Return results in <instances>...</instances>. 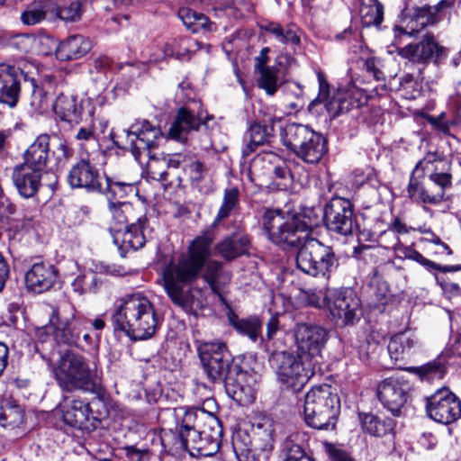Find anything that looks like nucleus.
Instances as JSON below:
<instances>
[{
  "mask_svg": "<svg viewBox=\"0 0 461 461\" xmlns=\"http://www.w3.org/2000/svg\"><path fill=\"white\" fill-rule=\"evenodd\" d=\"M263 225L269 240L283 248H298L296 267L303 273L330 279L339 266L333 249L314 238H309L311 227L296 215H285L280 210H267Z\"/></svg>",
  "mask_w": 461,
  "mask_h": 461,
  "instance_id": "nucleus-1",
  "label": "nucleus"
},
{
  "mask_svg": "<svg viewBox=\"0 0 461 461\" xmlns=\"http://www.w3.org/2000/svg\"><path fill=\"white\" fill-rule=\"evenodd\" d=\"M212 240L197 237L185 254L170 261L163 270V286L171 302L189 314H196L207 304L205 290L194 283L201 276L205 259L211 256Z\"/></svg>",
  "mask_w": 461,
  "mask_h": 461,
  "instance_id": "nucleus-2",
  "label": "nucleus"
},
{
  "mask_svg": "<svg viewBox=\"0 0 461 461\" xmlns=\"http://www.w3.org/2000/svg\"><path fill=\"white\" fill-rule=\"evenodd\" d=\"M212 240L197 237L185 254L170 261L163 270V286L171 302L189 314H196L207 304L205 290L194 283L201 276L205 259L211 256Z\"/></svg>",
  "mask_w": 461,
  "mask_h": 461,
  "instance_id": "nucleus-3",
  "label": "nucleus"
},
{
  "mask_svg": "<svg viewBox=\"0 0 461 461\" xmlns=\"http://www.w3.org/2000/svg\"><path fill=\"white\" fill-rule=\"evenodd\" d=\"M153 303L142 294L123 296L117 306V329L134 340L151 338L158 329Z\"/></svg>",
  "mask_w": 461,
  "mask_h": 461,
  "instance_id": "nucleus-4",
  "label": "nucleus"
},
{
  "mask_svg": "<svg viewBox=\"0 0 461 461\" xmlns=\"http://www.w3.org/2000/svg\"><path fill=\"white\" fill-rule=\"evenodd\" d=\"M340 411V399L335 387L322 384L305 394L303 414L306 424L317 429H334Z\"/></svg>",
  "mask_w": 461,
  "mask_h": 461,
  "instance_id": "nucleus-5",
  "label": "nucleus"
},
{
  "mask_svg": "<svg viewBox=\"0 0 461 461\" xmlns=\"http://www.w3.org/2000/svg\"><path fill=\"white\" fill-rule=\"evenodd\" d=\"M52 374L62 391L98 393L89 365L81 354L68 349L52 365Z\"/></svg>",
  "mask_w": 461,
  "mask_h": 461,
  "instance_id": "nucleus-6",
  "label": "nucleus"
},
{
  "mask_svg": "<svg viewBox=\"0 0 461 461\" xmlns=\"http://www.w3.org/2000/svg\"><path fill=\"white\" fill-rule=\"evenodd\" d=\"M284 144L307 164H318L328 152L326 139L310 127L288 123L282 134Z\"/></svg>",
  "mask_w": 461,
  "mask_h": 461,
  "instance_id": "nucleus-7",
  "label": "nucleus"
},
{
  "mask_svg": "<svg viewBox=\"0 0 461 461\" xmlns=\"http://www.w3.org/2000/svg\"><path fill=\"white\" fill-rule=\"evenodd\" d=\"M50 323L52 337L58 345L79 347L81 333L91 324V321L66 301L52 311Z\"/></svg>",
  "mask_w": 461,
  "mask_h": 461,
  "instance_id": "nucleus-8",
  "label": "nucleus"
},
{
  "mask_svg": "<svg viewBox=\"0 0 461 461\" xmlns=\"http://www.w3.org/2000/svg\"><path fill=\"white\" fill-rule=\"evenodd\" d=\"M269 361L278 381L294 392L300 391L315 373V364L303 356L281 351L274 353Z\"/></svg>",
  "mask_w": 461,
  "mask_h": 461,
  "instance_id": "nucleus-9",
  "label": "nucleus"
},
{
  "mask_svg": "<svg viewBox=\"0 0 461 461\" xmlns=\"http://www.w3.org/2000/svg\"><path fill=\"white\" fill-rule=\"evenodd\" d=\"M274 422L262 417L252 426V436L238 434L232 440L233 450L239 461H254L258 451H267L273 447Z\"/></svg>",
  "mask_w": 461,
  "mask_h": 461,
  "instance_id": "nucleus-10",
  "label": "nucleus"
},
{
  "mask_svg": "<svg viewBox=\"0 0 461 461\" xmlns=\"http://www.w3.org/2000/svg\"><path fill=\"white\" fill-rule=\"evenodd\" d=\"M203 373L212 383L221 384L235 366L231 354L223 342H204L198 347Z\"/></svg>",
  "mask_w": 461,
  "mask_h": 461,
  "instance_id": "nucleus-11",
  "label": "nucleus"
},
{
  "mask_svg": "<svg viewBox=\"0 0 461 461\" xmlns=\"http://www.w3.org/2000/svg\"><path fill=\"white\" fill-rule=\"evenodd\" d=\"M68 182L72 188H85L87 191H98L100 193H110L107 197L110 210L115 209L113 202V185L115 182L112 177L105 176L104 184L99 181V173L89 160L82 158L77 161L69 170Z\"/></svg>",
  "mask_w": 461,
  "mask_h": 461,
  "instance_id": "nucleus-12",
  "label": "nucleus"
},
{
  "mask_svg": "<svg viewBox=\"0 0 461 461\" xmlns=\"http://www.w3.org/2000/svg\"><path fill=\"white\" fill-rule=\"evenodd\" d=\"M324 221L327 229L334 233L348 236L357 229L353 204L342 197H333L324 209Z\"/></svg>",
  "mask_w": 461,
  "mask_h": 461,
  "instance_id": "nucleus-13",
  "label": "nucleus"
},
{
  "mask_svg": "<svg viewBox=\"0 0 461 461\" xmlns=\"http://www.w3.org/2000/svg\"><path fill=\"white\" fill-rule=\"evenodd\" d=\"M428 416L442 424H450L461 416V401L448 388L443 387L426 398Z\"/></svg>",
  "mask_w": 461,
  "mask_h": 461,
  "instance_id": "nucleus-14",
  "label": "nucleus"
},
{
  "mask_svg": "<svg viewBox=\"0 0 461 461\" xmlns=\"http://www.w3.org/2000/svg\"><path fill=\"white\" fill-rule=\"evenodd\" d=\"M32 62L20 61L18 66L0 65V104L14 108L19 101L22 85Z\"/></svg>",
  "mask_w": 461,
  "mask_h": 461,
  "instance_id": "nucleus-15",
  "label": "nucleus"
},
{
  "mask_svg": "<svg viewBox=\"0 0 461 461\" xmlns=\"http://www.w3.org/2000/svg\"><path fill=\"white\" fill-rule=\"evenodd\" d=\"M411 386L405 379L390 376L377 384L376 395L384 408L398 416L408 401Z\"/></svg>",
  "mask_w": 461,
  "mask_h": 461,
  "instance_id": "nucleus-16",
  "label": "nucleus"
},
{
  "mask_svg": "<svg viewBox=\"0 0 461 461\" xmlns=\"http://www.w3.org/2000/svg\"><path fill=\"white\" fill-rule=\"evenodd\" d=\"M124 133L129 142L128 149L136 160H140L142 153L149 156L150 149L157 146L158 140L162 137L160 129L151 125L148 121L133 123L130 129L124 131Z\"/></svg>",
  "mask_w": 461,
  "mask_h": 461,
  "instance_id": "nucleus-17",
  "label": "nucleus"
},
{
  "mask_svg": "<svg viewBox=\"0 0 461 461\" xmlns=\"http://www.w3.org/2000/svg\"><path fill=\"white\" fill-rule=\"evenodd\" d=\"M397 53L402 59L411 63L427 65L430 61L438 64L447 57V50L438 45L432 34H425L418 43H410L397 49Z\"/></svg>",
  "mask_w": 461,
  "mask_h": 461,
  "instance_id": "nucleus-18",
  "label": "nucleus"
},
{
  "mask_svg": "<svg viewBox=\"0 0 461 461\" xmlns=\"http://www.w3.org/2000/svg\"><path fill=\"white\" fill-rule=\"evenodd\" d=\"M63 421L80 430H90L96 428L99 420L94 416L90 403L74 396L65 397L59 404Z\"/></svg>",
  "mask_w": 461,
  "mask_h": 461,
  "instance_id": "nucleus-19",
  "label": "nucleus"
},
{
  "mask_svg": "<svg viewBox=\"0 0 461 461\" xmlns=\"http://www.w3.org/2000/svg\"><path fill=\"white\" fill-rule=\"evenodd\" d=\"M294 339L301 356L312 361L327 342L328 331L319 325L298 323L294 328Z\"/></svg>",
  "mask_w": 461,
  "mask_h": 461,
  "instance_id": "nucleus-20",
  "label": "nucleus"
},
{
  "mask_svg": "<svg viewBox=\"0 0 461 461\" xmlns=\"http://www.w3.org/2000/svg\"><path fill=\"white\" fill-rule=\"evenodd\" d=\"M330 314L344 324H353L360 317V300L351 290H336L327 295Z\"/></svg>",
  "mask_w": 461,
  "mask_h": 461,
  "instance_id": "nucleus-21",
  "label": "nucleus"
},
{
  "mask_svg": "<svg viewBox=\"0 0 461 461\" xmlns=\"http://www.w3.org/2000/svg\"><path fill=\"white\" fill-rule=\"evenodd\" d=\"M227 393L240 404L255 400L256 377L235 364L223 382Z\"/></svg>",
  "mask_w": 461,
  "mask_h": 461,
  "instance_id": "nucleus-22",
  "label": "nucleus"
},
{
  "mask_svg": "<svg viewBox=\"0 0 461 461\" xmlns=\"http://www.w3.org/2000/svg\"><path fill=\"white\" fill-rule=\"evenodd\" d=\"M176 420L175 429L178 431L179 447L185 450H195L202 431L196 426V411L184 407L168 411Z\"/></svg>",
  "mask_w": 461,
  "mask_h": 461,
  "instance_id": "nucleus-23",
  "label": "nucleus"
},
{
  "mask_svg": "<svg viewBox=\"0 0 461 461\" xmlns=\"http://www.w3.org/2000/svg\"><path fill=\"white\" fill-rule=\"evenodd\" d=\"M38 75V69L34 64L30 65V69L25 75V86H28L32 92L31 106L38 113H44L52 108V96L51 92L52 82L46 80L42 86H39L35 76Z\"/></svg>",
  "mask_w": 461,
  "mask_h": 461,
  "instance_id": "nucleus-24",
  "label": "nucleus"
},
{
  "mask_svg": "<svg viewBox=\"0 0 461 461\" xmlns=\"http://www.w3.org/2000/svg\"><path fill=\"white\" fill-rule=\"evenodd\" d=\"M59 270L50 262H36L25 274V284L29 290L41 294L50 290L56 283Z\"/></svg>",
  "mask_w": 461,
  "mask_h": 461,
  "instance_id": "nucleus-25",
  "label": "nucleus"
},
{
  "mask_svg": "<svg viewBox=\"0 0 461 461\" xmlns=\"http://www.w3.org/2000/svg\"><path fill=\"white\" fill-rule=\"evenodd\" d=\"M43 172L22 163L16 165L12 173L13 183L23 198H32L39 191Z\"/></svg>",
  "mask_w": 461,
  "mask_h": 461,
  "instance_id": "nucleus-26",
  "label": "nucleus"
},
{
  "mask_svg": "<svg viewBox=\"0 0 461 461\" xmlns=\"http://www.w3.org/2000/svg\"><path fill=\"white\" fill-rule=\"evenodd\" d=\"M22 164L42 172L50 167V164H51L50 139L48 133L37 136L34 141L26 149Z\"/></svg>",
  "mask_w": 461,
  "mask_h": 461,
  "instance_id": "nucleus-27",
  "label": "nucleus"
},
{
  "mask_svg": "<svg viewBox=\"0 0 461 461\" xmlns=\"http://www.w3.org/2000/svg\"><path fill=\"white\" fill-rule=\"evenodd\" d=\"M203 124L204 122L201 117L195 115L191 110L181 107L177 110L169 128L168 137L180 142H185L188 135L193 131H197Z\"/></svg>",
  "mask_w": 461,
  "mask_h": 461,
  "instance_id": "nucleus-28",
  "label": "nucleus"
},
{
  "mask_svg": "<svg viewBox=\"0 0 461 461\" xmlns=\"http://www.w3.org/2000/svg\"><path fill=\"white\" fill-rule=\"evenodd\" d=\"M418 338L410 331L398 332L390 338L387 349L395 363L410 358L419 348Z\"/></svg>",
  "mask_w": 461,
  "mask_h": 461,
  "instance_id": "nucleus-29",
  "label": "nucleus"
},
{
  "mask_svg": "<svg viewBox=\"0 0 461 461\" xmlns=\"http://www.w3.org/2000/svg\"><path fill=\"white\" fill-rule=\"evenodd\" d=\"M52 110L62 122L77 124L82 119V102L74 95L59 94L53 102Z\"/></svg>",
  "mask_w": 461,
  "mask_h": 461,
  "instance_id": "nucleus-30",
  "label": "nucleus"
},
{
  "mask_svg": "<svg viewBox=\"0 0 461 461\" xmlns=\"http://www.w3.org/2000/svg\"><path fill=\"white\" fill-rule=\"evenodd\" d=\"M119 203H117V206ZM120 205L124 206L126 209H131V204L127 203H120ZM124 212L119 210L117 207V226L123 225L122 233V246L125 248H131L137 250L142 248L145 244V237L142 233V226L140 221L138 223L128 224V220L124 215H122ZM122 230V228L117 227V233Z\"/></svg>",
  "mask_w": 461,
  "mask_h": 461,
  "instance_id": "nucleus-31",
  "label": "nucleus"
},
{
  "mask_svg": "<svg viewBox=\"0 0 461 461\" xmlns=\"http://www.w3.org/2000/svg\"><path fill=\"white\" fill-rule=\"evenodd\" d=\"M91 48V41L80 34L69 36L58 46H54L57 58L62 61L77 59L86 55Z\"/></svg>",
  "mask_w": 461,
  "mask_h": 461,
  "instance_id": "nucleus-32",
  "label": "nucleus"
},
{
  "mask_svg": "<svg viewBox=\"0 0 461 461\" xmlns=\"http://www.w3.org/2000/svg\"><path fill=\"white\" fill-rule=\"evenodd\" d=\"M53 0H33L21 14V22L27 26H33L48 20L52 22L56 5Z\"/></svg>",
  "mask_w": 461,
  "mask_h": 461,
  "instance_id": "nucleus-33",
  "label": "nucleus"
},
{
  "mask_svg": "<svg viewBox=\"0 0 461 461\" xmlns=\"http://www.w3.org/2000/svg\"><path fill=\"white\" fill-rule=\"evenodd\" d=\"M276 121L274 117H269L265 121V124L253 122L250 124L245 134V140L248 141L242 150L243 156H249L256 149L269 141L274 132V123Z\"/></svg>",
  "mask_w": 461,
  "mask_h": 461,
  "instance_id": "nucleus-34",
  "label": "nucleus"
},
{
  "mask_svg": "<svg viewBox=\"0 0 461 461\" xmlns=\"http://www.w3.org/2000/svg\"><path fill=\"white\" fill-rule=\"evenodd\" d=\"M250 245L249 237L243 232H235L225 237L215 247L216 254L226 260L234 258L249 252Z\"/></svg>",
  "mask_w": 461,
  "mask_h": 461,
  "instance_id": "nucleus-35",
  "label": "nucleus"
},
{
  "mask_svg": "<svg viewBox=\"0 0 461 461\" xmlns=\"http://www.w3.org/2000/svg\"><path fill=\"white\" fill-rule=\"evenodd\" d=\"M203 279L208 284L212 292L220 294L223 286L230 280V275L222 270V264L217 260L205 259Z\"/></svg>",
  "mask_w": 461,
  "mask_h": 461,
  "instance_id": "nucleus-36",
  "label": "nucleus"
},
{
  "mask_svg": "<svg viewBox=\"0 0 461 461\" xmlns=\"http://www.w3.org/2000/svg\"><path fill=\"white\" fill-rule=\"evenodd\" d=\"M233 329L243 337L248 338L251 342L262 341V321L258 316L252 315L247 318H240L236 315L229 318Z\"/></svg>",
  "mask_w": 461,
  "mask_h": 461,
  "instance_id": "nucleus-37",
  "label": "nucleus"
},
{
  "mask_svg": "<svg viewBox=\"0 0 461 461\" xmlns=\"http://www.w3.org/2000/svg\"><path fill=\"white\" fill-rule=\"evenodd\" d=\"M50 139V169L63 168L74 154L68 140L59 133L49 134Z\"/></svg>",
  "mask_w": 461,
  "mask_h": 461,
  "instance_id": "nucleus-38",
  "label": "nucleus"
},
{
  "mask_svg": "<svg viewBox=\"0 0 461 461\" xmlns=\"http://www.w3.org/2000/svg\"><path fill=\"white\" fill-rule=\"evenodd\" d=\"M421 177L411 176L407 186L409 197L417 203L438 204L441 202V193H434L430 186H426Z\"/></svg>",
  "mask_w": 461,
  "mask_h": 461,
  "instance_id": "nucleus-39",
  "label": "nucleus"
},
{
  "mask_svg": "<svg viewBox=\"0 0 461 461\" xmlns=\"http://www.w3.org/2000/svg\"><path fill=\"white\" fill-rule=\"evenodd\" d=\"M260 28L283 45H288L294 49L301 44L298 31L294 26L284 27L278 23L268 22L261 25Z\"/></svg>",
  "mask_w": 461,
  "mask_h": 461,
  "instance_id": "nucleus-40",
  "label": "nucleus"
},
{
  "mask_svg": "<svg viewBox=\"0 0 461 461\" xmlns=\"http://www.w3.org/2000/svg\"><path fill=\"white\" fill-rule=\"evenodd\" d=\"M240 205V191L236 186L226 188L223 192L221 204L212 223V227H217L220 223L230 217L232 212L236 211Z\"/></svg>",
  "mask_w": 461,
  "mask_h": 461,
  "instance_id": "nucleus-41",
  "label": "nucleus"
},
{
  "mask_svg": "<svg viewBox=\"0 0 461 461\" xmlns=\"http://www.w3.org/2000/svg\"><path fill=\"white\" fill-rule=\"evenodd\" d=\"M436 23V17L432 14L431 7H423L416 10L411 21L408 23L406 29L402 27H395L396 31H399L402 34H409L410 36L416 35L420 30L426 26L434 24Z\"/></svg>",
  "mask_w": 461,
  "mask_h": 461,
  "instance_id": "nucleus-42",
  "label": "nucleus"
},
{
  "mask_svg": "<svg viewBox=\"0 0 461 461\" xmlns=\"http://www.w3.org/2000/svg\"><path fill=\"white\" fill-rule=\"evenodd\" d=\"M177 15L183 22L184 25L193 32H198L202 30L212 31V23L203 14L197 13L188 7H181L178 10Z\"/></svg>",
  "mask_w": 461,
  "mask_h": 461,
  "instance_id": "nucleus-43",
  "label": "nucleus"
},
{
  "mask_svg": "<svg viewBox=\"0 0 461 461\" xmlns=\"http://www.w3.org/2000/svg\"><path fill=\"white\" fill-rule=\"evenodd\" d=\"M98 147L105 163L106 159L115 154V131L113 128L107 131L108 121L104 118L98 120Z\"/></svg>",
  "mask_w": 461,
  "mask_h": 461,
  "instance_id": "nucleus-44",
  "label": "nucleus"
},
{
  "mask_svg": "<svg viewBox=\"0 0 461 461\" xmlns=\"http://www.w3.org/2000/svg\"><path fill=\"white\" fill-rule=\"evenodd\" d=\"M56 8V15L53 16V21L60 19L66 23L77 22L83 13L82 3L79 0L67 1V0H53Z\"/></svg>",
  "mask_w": 461,
  "mask_h": 461,
  "instance_id": "nucleus-45",
  "label": "nucleus"
},
{
  "mask_svg": "<svg viewBox=\"0 0 461 461\" xmlns=\"http://www.w3.org/2000/svg\"><path fill=\"white\" fill-rule=\"evenodd\" d=\"M359 14L365 26L379 25L384 18V7L378 0H362Z\"/></svg>",
  "mask_w": 461,
  "mask_h": 461,
  "instance_id": "nucleus-46",
  "label": "nucleus"
},
{
  "mask_svg": "<svg viewBox=\"0 0 461 461\" xmlns=\"http://www.w3.org/2000/svg\"><path fill=\"white\" fill-rule=\"evenodd\" d=\"M361 423L363 430L376 437L389 434L393 431L394 425L392 419L381 420L373 414H365L361 418Z\"/></svg>",
  "mask_w": 461,
  "mask_h": 461,
  "instance_id": "nucleus-47",
  "label": "nucleus"
},
{
  "mask_svg": "<svg viewBox=\"0 0 461 461\" xmlns=\"http://www.w3.org/2000/svg\"><path fill=\"white\" fill-rule=\"evenodd\" d=\"M50 43L55 44L50 36L35 37L30 34H21L12 40L11 46L22 53H30L33 52L37 46Z\"/></svg>",
  "mask_w": 461,
  "mask_h": 461,
  "instance_id": "nucleus-48",
  "label": "nucleus"
},
{
  "mask_svg": "<svg viewBox=\"0 0 461 461\" xmlns=\"http://www.w3.org/2000/svg\"><path fill=\"white\" fill-rule=\"evenodd\" d=\"M257 72L258 73V77L257 78L258 86L264 90L267 95H274L281 86L279 69L276 67H271Z\"/></svg>",
  "mask_w": 461,
  "mask_h": 461,
  "instance_id": "nucleus-49",
  "label": "nucleus"
},
{
  "mask_svg": "<svg viewBox=\"0 0 461 461\" xmlns=\"http://www.w3.org/2000/svg\"><path fill=\"white\" fill-rule=\"evenodd\" d=\"M413 373L424 380L442 379L447 367L440 358L434 359L420 366L413 367Z\"/></svg>",
  "mask_w": 461,
  "mask_h": 461,
  "instance_id": "nucleus-50",
  "label": "nucleus"
},
{
  "mask_svg": "<svg viewBox=\"0 0 461 461\" xmlns=\"http://www.w3.org/2000/svg\"><path fill=\"white\" fill-rule=\"evenodd\" d=\"M196 426L209 436L221 438L222 429L218 418L212 414L201 411L196 413Z\"/></svg>",
  "mask_w": 461,
  "mask_h": 461,
  "instance_id": "nucleus-51",
  "label": "nucleus"
},
{
  "mask_svg": "<svg viewBox=\"0 0 461 461\" xmlns=\"http://www.w3.org/2000/svg\"><path fill=\"white\" fill-rule=\"evenodd\" d=\"M402 253L403 257L407 259L413 260L424 267H426L429 271L430 270H438L440 272H448L450 270V267L447 266H441L439 264H437L426 258H424L419 251L412 249L411 247H403L402 249Z\"/></svg>",
  "mask_w": 461,
  "mask_h": 461,
  "instance_id": "nucleus-52",
  "label": "nucleus"
},
{
  "mask_svg": "<svg viewBox=\"0 0 461 461\" xmlns=\"http://www.w3.org/2000/svg\"><path fill=\"white\" fill-rule=\"evenodd\" d=\"M202 436L198 441L196 451L202 456H213L220 449L221 438L209 436L206 431H202Z\"/></svg>",
  "mask_w": 461,
  "mask_h": 461,
  "instance_id": "nucleus-53",
  "label": "nucleus"
},
{
  "mask_svg": "<svg viewBox=\"0 0 461 461\" xmlns=\"http://www.w3.org/2000/svg\"><path fill=\"white\" fill-rule=\"evenodd\" d=\"M438 165L434 167V172L429 175V180L434 184V193H441V201L443 200L445 190L452 184V176L448 172L439 171Z\"/></svg>",
  "mask_w": 461,
  "mask_h": 461,
  "instance_id": "nucleus-54",
  "label": "nucleus"
},
{
  "mask_svg": "<svg viewBox=\"0 0 461 461\" xmlns=\"http://www.w3.org/2000/svg\"><path fill=\"white\" fill-rule=\"evenodd\" d=\"M73 290L80 294L95 291L96 287L95 274L89 271L77 276L72 282Z\"/></svg>",
  "mask_w": 461,
  "mask_h": 461,
  "instance_id": "nucleus-55",
  "label": "nucleus"
},
{
  "mask_svg": "<svg viewBox=\"0 0 461 461\" xmlns=\"http://www.w3.org/2000/svg\"><path fill=\"white\" fill-rule=\"evenodd\" d=\"M443 161L439 159L437 153L428 152L413 168L411 176L423 177L426 171L429 170L430 165L441 164Z\"/></svg>",
  "mask_w": 461,
  "mask_h": 461,
  "instance_id": "nucleus-56",
  "label": "nucleus"
},
{
  "mask_svg": "<svg viewBox=\"0 0 461 461\" xmlns=\"http://www.w3.org/2000/svg\"><path fill=\"white\" fill-rule=\"evenodd\" d=\"M330 106L332 109L337 110L336 113L339 115L340 113H348L355 107H358L359 102L353 98L349 94H345L331 101Z\"/></svg>",
  "mask_w": 461,
  "mask_h": 461,
  "instance_id": "nucleus-57",
  "label": "nucleus"
},
{
  "mask_svg": "<svg viewBox=\"0 0 461 461\" xmlns=\"http://www.w3.org/2000/svg\"><path fill=\"white\" fill-rule=\"evenodd\" d=\"M204 169L202 162L192 156L187 157L184 171L188 175L190 180L200 181L203 176Z\"/></svg>",
  "mask_w": 461,
  "mask_h": 461,
  "instance_id": "nucleus-58",
  "label": "nucleus"
},
{
  "mask_svg": "<svg viewBox=\"0 0 461 461\" xmlns=\"http://www.w3.org/2000/svg\"><path fill=\"white\" fill-rule=\"evenodd\" d=\"M262 158L272 164H276L274 167V174L277 178L285 179L290 174L288 167L281 161L279 156L273 152H264Z\"/></svg>",
  "mask_w": 461,
  "mask_h": 461,
  "instance_id": "nucleus-59",
  "label": "nucleus"
},
{
  "mask_svg": "<svg viewBox=\"0 0 461 461\" xmlns=\"http://www.w3.org/2000/svg\"><path fill=\"white\" fill-rule=\"evenodd\" d=\"M305 459L310 458L305 455L301 446L290 441L285 443L284 461H303Z\"/></svg>",
  "mask_w": 461,
  "mask_h": 461,
  "instance_id": "nucleus-60",
  "label": "nucleus"
},
{
  "mask_svg": "<svg viewBox=\"0 0 461 461\" xmlns=\"http://www.w3.org/2000/svg\"><path fill=\"white\" fill-rule=\"evenodd\" d=\"M95 68L100 71L104 72L107 77L113 79V60L112 58L103 55L97 58L95 61Z\"/></svg>",
  "mask_w": 461,
  "mask_h": 461,
  "instance_id": "nucleus-61",
  "label": "nucleus"
},
{
  "mask_svg": "<svg viewBox=\"0 0 461 461\" xmlns=\"http://www.w3.org/2000/svg\"><path fill=\"white\" fill-rule=\"evenodd\" d=\"M164 166V162H160L157 159H152L148 165L149 174L154 180L159 182H166L167 177V172L166 170L158 171L159 166Z\"/></svg>",
  "mask_w": 461,
  "mask_h": 461,
  "instance_id": "nucleus-62",
  "label": "nucleus"
},
{
  "mask_svg": "<svg viewBox=\"0 0 461 461\" xmlns=\"http://www.w3.org/2000/svg\"><path fill=\"white\" fill-rule=\"evenodd\" d=\"M270 51V49L268 47L263 48L259 54L255 58V70L259 71L264 68H271L272 66H267V63L269 61L268 53Z\"/></svg>",
  "mask_w": 461,
  "mask_h": 461,
  "instance_id": "nucleus-63",
  "label": "nucleus"
},
{
  "mask_svg": "<svg viewBox=\"0 0 461 461\" xmlns=\"http://www.w3.org/2000/svg\"><path fill=\"white\" fill-rule=\"evenodd\" d=\"M329 454L331 461H354V459L344 450L329 447Z\"/></svg>",
  "mask_w": 461,
  "mask_h": 461,
  "instance_id": "nucleus-64",
  "label": "nucleus"
}]
</instances>
